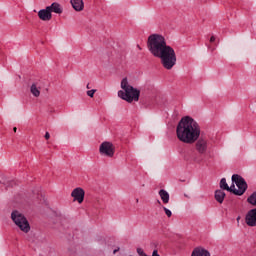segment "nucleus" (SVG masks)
Here are the masks:
<instances>
[{"label":"nucleus","mask_w":256,"mask_h":256,"mask_svg":"<svg viewBox=\"0 0 256 256\" xmlns=\"http://www.w3.org/2000/svg\"><path fill=\"white\" fill-rule=\"evenodd\" d=\"M44 137L45 139L49 140L51 139V134H49V132H46Z\"/></svg>","instance_id":"b1692460"},{"label":"nucleus","mask_w":256,"mask_h":256,"mask_svg":"<svg viewBox=\"0 0 256 256\" xmlns=\"http://www.w3.org/2000/svg\"><path fill=\"white\" fill-rule=\"evenodd\" d=\"M215 199L218 201V203H223L225 199V192L223 190H216L215 191Z\"/></svg>","instance_id":"2eb2a0df"},{"label":"nucleus","mask_w":256,"mask_h":256,"mask_svg":"<svg viewBox=\"0 0 256 256\" xmlns=\"http://www.w3.org/2000/svg\"><path fill=\"white\" fill-rule=\"evenodd\" d=\"M30 93H32L34 97H39V95H41V90H39L37 84L33 83L30 87Z\"/></svg>","instance_id":"dca6fc26"},{"label":"nucleus","mask_w":256,"mask_h":256,"mask_svg":"<svg viewBox=\"0 0 256 256\" xmlns=\"http://www.w3.org/2000/svg\"><path fill=\"white\" fill-rule=\"evenodd\" d=\"M148 51L160 59L162 67L171 71V69L177 65V54L175 49L170 45H167V40L160 34H152L147 40Z\"/></svg>","instance_id":"f03ea898"},{"label":"nucleus","mask_w":256,"mask_h":256,"mask_svg":"<svg viewBox=\"0 0 256 256\" xmlns=\"http://www.w3.org/2000/svg\"><path fill=\"white\" fill-rule=\"evenodd\" d=\"M137 48L139 49V51H141V46L137 45Z\"/></svg>","instance_id":"c756f323"},{"label":"nucleus","mask_w":256,"mask_h":256,"mask_svg":"<svg viewBox=\"0 0 256 256\" xmlns=\"http://www.w3.org/2000/svg\"><path fill=\"white\" fill-rule=\"evenodd\" d=\"M38 17L41 21H51V19H53V14L47 6L45 9H42L38 12Z\"/></svg>","instance_id":"9d476101"},{"label":"nucleus","mask_w":256,"mask_h":256,"mask_svg":"<svg viewBox=\"0 0 256 256\" xmlns=\"http://www.w3.org/2000/svg\"><path fill=\"white\" fill-rule=\"evenodd\" d=\"M158 194L160 195V199H162V202L167 205L169 203V192L165 189H161Z\"/></svg>","instance_id":"4468645a"},{"label":"nucleus","mask_w":256,"mask_h":256,"mask_svg":"<svg viewBox=\"0 0 256 256\" xmlns=\"http://www.w3.org/2000/svg\"><path fill=\"white\" fill-rule=\"evenodd\" d=\"M216 40H217V38L215 36H211L210 43H215Z\"/></svg>","instance_id":"393cba45"},{"label":"nucleus","mask_w":256,"mask_h":256,"mask_svg":"<svg viewBox=\"0 0 256 256\" xmlns=\"http://www.w3.org/2000/svg\"><path fill=\"white\" fill-rule=\"evenodd\" d=\"M57 220L59 221V223H60L61 225H63V222L65 221V216L59 215V216L57 217Z\"/></svg>","instance_id":"5701e85b"},{"label":"nucleus","mask_w":256,"mask_h":256,"mask_svg":"<svg viewBox=\"0 0 256 256\" xmlns=\"http://www.w3.org/2000/svg\"><path fill=\"white\" fill-rule=\"evenodd\" d=\"M70 3L75 11H83L85 7L83 0H71Z\"/></svg>","instance_id":"ddd939ff"},{"label":"nucleus","mask_w":256,"mask_h":256,"mask_svg":"<svg viewBox=\"0 0 256 256\" xmlns=\"http://www.w3.org/2000/svg\"><path fill=\"white\" fill-rule=\"evenodd\" d=\"M71 197H73L74 201L81 204L85 200V190L81 187L75 188L71 193Z\"/></svg>","instance_id":"0eeeda50"},{"label":"nucleus","mask_w":256,"mask_h":256,"mask_svg":"<svg viewBox=\"0 0 256 256\" xmlns=\"http://www.w3.org/2000/svg\"><path fill=\"white\" fill-rule=\"evenodd\" d=\"M208 49H210V51H215V48L208 46Z\"/></svg>","instance_id":"bb28decb"},{"label":"nucleus","mask_w":256,"mask_h":256,"mask_svg":"<svg viewBox=\"0 0 256 256\" xmlns=\"http://www.w3.org/2000/svg\"><path fill=\"white\" fill-rule=\"evenodd\" d=\"M226 191H229L230 193H235V191H238L237 189H235V182L232 183V185L229 187Z\"/></svg>","instance_id":"412c9836"},{"label":"nucleus","mask_w":256,"mask_h":256,"mask_svg":"<svg viewBox=\"0 0 256 256\" xmlns=\"http://www.w3.org/2000/svg\"><path fill=\"white\" fill-rule=\"evenodd\" d=\"M86 88H87V89H91V87H89V84H87Z\"/></svg>","instance_id":"7c9ffc66"},{"label":"nucleus","mask_w":256,"mask_h":256,"mask_svg":"<svg viewBox=\"0 0 256 256\" xmlns=\"http://www.w3.org/2000/svg\"><path fill=\"white\" fill-rule=\"evenodd\" d=\"M14 133H17V127L13 128Z\"/></svg>","instance_id":"c85d7f7f"},{"label":"nucleus","mask_w":256,"mask_h":256,"mask_svg":"<svg viewBox=\"0 0 256 256\" xmlns=\"http://www.w3.org/2000/svg\"><path fill=\"white\" fill-rule=\"evenodd\" d=\"M220 188H222L224 191H227V189H229V184H227V179L222 178L220 180Z\"/></svg>","instance_id":"a211bd4d"},{"label":"nucleus","mask_w":256,"mask_h":256,"mask_svg":"<svg viewBox=\"0 0 256 256\" xmlns=\"http://www.w3.org/2000/svg\"><path fill=\"white\" fill-rule=\"evenodd\" d=\"M240 220H241V216H238L236 219L237 223H239Z\"/></svg>","instance_id":"cd10ccee"},{"label":"nucleus","mask_w":256,"mask_h":256,"mask_svg":"<svg viewBox=\"0 0 256 256\" xmlns=\"http://www.w3.org/2000/svg\"><path fill=\"white\" fill-rule=\"evenodd\" d=\"M136 203H139V199H136Z\"/></svg>","instance_id":"2f4dec72"},{"label":"nucleus","mask_w":256,"mask_h":256,"mask_svg":"<svg viewBox=\"0 0 256 256\" xmlns=\"http://www.w3.org/2000/svg\"><path fill=\"white\" fill-rule=\"evenodd\" d=\"M47 7L48 9H50V13H57L58 15H61V13H63V7H61V4L57 2H54Z\"/></svg>","instance_id":"9b49d317"},{"label":"nucleus","mask_w":256,"mask_h":256,"mask_svg":"<svg viewBox=\"0 0 256 256\" xmlns=\"http://www.w3.org/2000/svg\"><path fill=\"white\" fill-rule=\"evenodd\" d=\"M121 89L122 90L118 91V97H120V99H123V101H127V103L139 101L141 91L129 85V81L127 80V78L122 79Z\"/></svg>","instance_id":"7ed1b4c3"},{"label":"nucleus","mask_w":256,"mask_h":256,"mask_svg":"<svg viewBox=\"0 0 256 256\" xmlns=\"http://www.w3.org/2000/svg\"><path fill=\"white\" fill-rule=\"evenodd\" d=\"M118 251H119V248L115 249V250L113 251V255H115L116 253H118Z\"/></svg>","instance_id":"a878e982"},{"label":"nucleus","mask_w":256,"mask_h":256,"mask_svg":"<svg viewBox=\"0 0 256 256\" xmlns=\"http://www.w3.org/2000/svg\"><path fill=\"white\" fill-rule=\"evenodd\" d=\"M163 210H164L165 214L167 215V217H171L173 215L171 210L167 209V207L163 206Z\"/></svg>","instance_id":"4be33fe9"},{"label":"nucleus","mask_w":256,"mask_h":256,"mask_svg":"<svg viewBox=\"0 0 256 256\" xmlns=\"http://www.w3.org/2000/svg\"><path fill=\"white\" fill-rule=\"evenodd\" d=\"M247 202L250 203V205H253L256 207V192H253L247 199Z\"/></svg>","instance_id":"f3484780"},{"label":"nucleus","mask_w":256,"mask_h":256,"mask_svg":"<svg viewBox=\"0 0 256 256\" xmlns=\"http://www.w3.org/2000/svg\"><path fill=\"white\" fill-rule=\"evenodd\" d=\"M191 256H211V253L204 248L198 247L192 251Z\"/></svg>","instance_id":"f8f14e48"},{"label":"nucleus","mask_w":256,"mask_h":256,"mask_svg":"<svg viewBox=\"0 0 256 256\" xmlns=\"http://www.w3.org/2000/svg\"><path fill=\"white\" fill-rule=\"evenodd\" d=\"M86 93H87L88 97L93 98V97H95V93H97V90L96 89L88 90Z\"/></svg>","instance_id":"aec40b11"},{"label":"nucleus","mask_w":256,"mask_h":256,"mask_svg":"<svg viewBox=\"0 0 256 256\" xmlns=\"http://www.w3.org/2000/svg\"><path fill=\"white\" fill-rule=\"evenodd\" d=\"M176 135L182 143H195V149L200 155H205L209 149V140L201 137V126L191 116L182 117L176 128Z\"/></svg>","instance_id":"f257e3e1"},{"label":"nucleus","mask_w":256,"mask_h":256,"mask_svg":"<svg viewBox=\"0 0 256 256\" xmlns=\"http://www.w3.org/2000/svg\"><path fill=\"white\" fill-rule=\"evenodd\" d=\"M232 183H235V185L238 187V190L234 191V195L241 196L247 191V182L245 181V178L241 177V175L233 174Z\"/></svg>","instance_id":"39448f33"},{"label":"nucleus","mask_w":256,"mask_h":256,"mask_svg":"<svg viewBox=\"0 0 256 256\" xmlns=\"http://www.w3.org/2000/svg\"><path fill=\"white\" fill-rule=\"evenodd\" d=\"M184 161L188 163H200L199 158L197 157V152L195 150H188L183 155Z\"/></svg>","instance_id":"6e6552de"},{"label":"nucleus","mask_w":256,"mask_h":256,"mask_svg":"<svg viewBox=\"0 0 256 256\" xmlns=\"http://www.w3.org/2000/svg\"><path fill=\"white\" fill-rule=\"evenodd\" d=\"M246 225L248 227H256V208L251 209L246 214Z\"/></svg>","instance_id":"1a4fd4ad"},{"label":"nucleus","mask_w":256,"mask_h":256,"mask_svg":"<svg viewBox=\"0 0 256 256\" xmlns=\"http://www.w3.org/2000/svg\"><path fill=\"white\" fill-rule=\"evenodd\" d=\"M11 219L13 223L22 231L23 233H29L31 231V225H29V220L25 215L19 210H13L11 213Z\"/></svg>","instance_id":"20e7f679"},{"label":"nucleus","mask_w":256,"mask_h":256,"mask_svg":"<svg viewBox=\"0 0 256 256\" xmlns=\"http://www.w3.org/2000/svg\"><path fill=\"white\" fill-rule=\"evenodd\" d=\"M99 153L105 157H113L115 155V146L111 142H103L99 147Z\"/></svg>","instance_id":"423d86ee"},{"label":"nucleus","mask_w":256,"mask_h":256,"mask_svg":"<svg viewBox=\"0 0 256 256\" xmlns=\"http://www.w3.org/2000/svg\"><path fill=\"white\" fill-rule=\"evenodd\" d=\"M0 184L1 185H6V187L9 186V184L7 183V178L3 174L0 175Z\"/></svg>","instance_id":"6ab92c4d"}]
</instances>
